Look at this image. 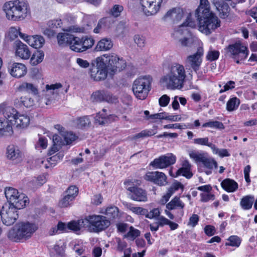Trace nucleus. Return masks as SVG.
<instances>
[{"label": "nucleus", "instance_id": "obj_22", "mask_svg": "<svg viewBox=\"0 0 257 257\" xmlns=\"http://www.w3.org/2000/svg\"><path fill=\"white\" fill-rule=\"evenodd\" d=\"M11 75L16 78L25 76L27 73L26 66L21 63H14L9 68Z\"/></svg>", "mask_w": 257, "mask_h": 257}, {"label": "nucleus", "instance_id": "obj_61", "mask_svg": "<svg viewBox=\"0 0 257 257\" xmlns=\"http://www.w3.org/2000/svg\"><path fill=\"white\" fill-rule=\"evenodd\" d=\"M155 134V133H152L151 131L150 130H144L138 133L135 136H133V139L134 140H136L141 138H145L147 137L151 136Z\"/></svg>", "mask_w": 257, "mask_h": 257}, {"label": "nucleus", "instance_id": "obj_35", "mask_svg": "<svg viewBox=\"0 0 257 257\" xmlns=\"http://www.w3.org/2000/svg\"><path fill=\"white\" fill-rule=\"evenodd\" d=\"M7 158L11 160H16L21 157L20 151L18 147L10 145L7 148Z\"/></svg>", "mask_w": 257, "mask_h": 257}, {"label": "nucleus", "instance_id": "obj_36", "mask_svg": "<svg viewBox=\"0 0 257 257\" xmlns=\"http://www.w3.org/2000/svg\"><path fill=\"white\" fill-rule=\"evenodd\" d=\"M184 203L180 200L179 197H175L170 202L166 205V208L168 210L176 209H183L184 207Z\"/></svg>", "mask_w": 257, "mask_h": 257}, {"label": "nucleus", "instance_id": "obj_2", "mask_svg": "<svg viewBox=\"0 0 257 257\" xmlns=\"http://www.w3.org/2000/svg\"><path fill=\"white\" fill-rule=\"evenodd\" d=\"M186 77L184 66L175 63L169 68L168 73L161 78L160 82L169 89H180L183 87Z\"/></svg>", "mask_w": 257, "mask_h": 257}, {"label": "nucleus", "instance_id": "obj_63", "mask_svg": "<svg viewBox=\"0 0 257 257\" xmlns=\"http://www.w3.org/2000/svg\"><path fill=\"white\" fill-rule=\"evenodd\" d=\"M20 32L19 28H17L16 27H11L9 31V37L11 40H14L18 37Z\"/></svg>", "mask_w": 257, "mask_h": 257}, {"label": "nucleus", "instance_id": "obj_39", "mask_svg": "<svg viewBox=\"0 0 257 257\" xmlns=\"http://www.w3.org/2000/svg\"><path fill=\"white\" fill-rule=\"evenodd\" d=\"M73 122L78 128L88 127L91 124L90 119L87 116L78 117L74 120Z\"/></svg>", "mask_w": 257, "mask_h": 257}, {"label": "nucleus", "instance_id": "obj_43", "mask_svg": "<svg viewBox=\"0 0 257 257\" xmlns=\"http://www.w3.org/2000/svg\"><path fill=\"white\" fill-rule=\"evenodd\" d=\"M240 104V100L236 97L230 98L226 103V109L232 111L236 109Z\"/></svg>", "mask_w": 257, "mask_h": 257}, {"label": "nucleus", "instance_id": "obj_7", "mask_svg": "<svg viewBox=\"0 0 257 257\" xmlns=\"http://www.w3.org/2000/svg\"><path fill=\"white\" fill-rule=\"evenodd\" d=\"M5 196L9 202V205H13L19 209L25 207L28 203L29 199L23 193H20L14 188L6 187L5 190Z\"/></svg>", "mask_w": 257, "mask_h": 257}, {"label": "nucleus", "instance_id": "obj_12", "mask_svg": "<svg viewBox=\"0 0 257 257\" xmlns=\"http://www.w3.org/2000/svg\"><path fill=\"white\" fill-rule=\"evenodd\" d=\"M62 85L60 83H56L51 85H46V90H44L45 92V97L39 98V96H37V103L41 107H44L45 105H48L51 100V98L48 97L49 95H52V98L56 97L59 93V89L62 88Z\"/></svg>", "mask_w": 257, "mask_h": 257}, {"label": "nucleus", "instance_id": "obj_11", "mask_svg": "<svg viewBox=\"0 0 257 257\" xmlns=\"http://www.w3.org/2000/svg\"><path fill=\"white\" fill-rule=\"evenodd\" d=\"M19 209H20L13 205L3 206L0 214L3 223L7 226L13 224L19 217Z\"/></svg>", "mask_w": 257, "mask_h": 257}, {"label": "nucleus", "instance_id": "obj_52", "mask_svg": "<svg viewBox=\"0 0 257 257\" xmlns=\"http://www.w3.org/2000/svg\"><path fill=\"white\" fill-rule=\"evenodd\" d=\"M228 242L226 243V245L238 247L240 244L241 240L239 237L236 235L230 236L228 239Z\"/></svg>", "mask_w": 257, "mask_h": 257}, {"label": "nucleus", "instance_id": "obj_16", "mask_svg": "<svg viewBox=\"0 0 257 257\" xmlns=\"http://www.w3.org/2000/svg\"><path fill=\"white\" fill-rule=\"evenodd\" d=\"M176 161V157L172 153L162 155L151 162L150 165L155 169H164L174 164Z\"/></svg>", "mask_w": 257, "mask_h": 257}, {"label": "nucleus", "instance_id": "obj_4", "mask_svg": "<svg viewBox=\"0 0 257 257\" xmlns=\"http://www.w3.org/2000/svg\"><path fill=\"white\" fill-rule=\"evenodd\" d=\"M97 61L99 63V66H104L108 74L111 76L126 67L125 61L114 53H109L98 57Z\"/></svg>", "mask_w": 257, "mask_h": 257}, {"label": "nucleus", "instance_id": "obj_64", "mask_svg": "<svg viewBox=\"0 0 257 257\" xmlns=\"http://www.w3.org/2000/svg\"><path fill=\"white\" fill-rule=\"evenodd\" d=\"M199 217L198 215L194 214L189 218L188 225L194 227L198 223Z\"/></svg>", "mask_w": 257, "mask_h": 257}, {"label": "nucleus", "instance_id": "obj_31", "mask_svg": "<svg viewBox=\"0 0 257 257\" xmlns=\"http://www.w3.org/2000/svg\"><path fill=\"white\" fill-rule=\"evenodd\" d=\"M221 187L227 192H233L238 188L237 183L233 180L227 178L221 183Z\"/></svg>", "mask_w": 257, "mask_h": 257}, {"label": "nucleus", "instance_id": "obj_1", "mask_svg": "<svg viewBox=\"0 0 257 257\" xmlns=\"http://www.w3.org/2000/svg\"><path fill=\"white\" fill-rule=\"evenodd\" d=\"M195 15L198 22V30L208 35L220 26V21L210 11L208 0H200V4L196 10Z\"/></svg>", "mask_w": 257, "mask_h": 257}, {"label": "nucleus", "instance_id": "obj_10", "mask_svg": "<svg viewBox=\"0 0 257 257\" xmlns=\"http://www.w3.org/2000/svg\"><path fill=\"white\" fill-rule=\"evenodd\" d=\"M227 53L235 60L237 64L240 60L245 59L248 54L247 48L241 42H236L229 45L226 48Z\"/></svg>", "mask_w": 257, "mask_h": 257}, {"label": "nucleus", "instance_id": "obj_32", "mask_svg": "<svg viewBox=\"0 0 257 257\" xmlns=\"http://www.w3.org/2000/svg\"><path fill=\"white\" fill-rule=\"evenodd\" d=\"M73 38L74 36L71 34L67 33H60L57 35L58 43L59 45H69L70 47Z\"/></svg>", "mask_w": 257, "mask_h": 257}, {"label": "nucleus", "instance_id": "obj_13", "mask_svg": "<svg viewBox=\"0 0 257 257\" xmlns=\"http://www.w3.org/2000/svg\"><path fill=\"white\" fill-rule=\"evenodd\" d=\"M124 184L126 189L130 192L128 196L133 200L138 202H147L148 201L147 193L144 189L135 186L131 181H127Z\"/></svg>", "mask_w": 257, "mask_h": 257}, {"label": "nucleus", "instance_id": "obj_40", "mask_svg": "<svg viewBox=\"0 0 257 257\" xmlns=\"http://www.w3.org/2000/svg\"><path fill=\"white\" fill-rule=\"evenodd\" d=\"M124 205L134 213L139 215H145L147 212V209L141 207L133 206L131 203H124Z\"/></svg>", "mask_w": 257, "mask_h": 257}, {"label": "nucleus", "instance_id": "obj_58", "mask_svg": "<svg viewBox=\"0 0 257 257\" xmlns=\"http://www.w3.org/2000/svg\"><path fill=\"white\" fill-rule=\"evenodd\" d=\"M134 40L135 43L138 47L142 48L145 46L146 38L144 36L140 35H136L134 36Z\"/></svg>", "mask_w": 257, "mask_h": 257}, {"label": "nucleus", "instance_id": "obj_26", "mask_svg": "<svg viewBox=\"0 0 257 257\" xmlns=\"http://www.w3.org/2000/svg\"><path fill=\"white\" fill-rule=\"evenodd\" d=\"M183 16V12L180 8H173L167 12L164 16V19H171L174 22L180 21Z\"/></svg>", "mask_w": 257, "mask_h": 257}, {"label": "nucleus", "instance_id": "obj_9", "mask_svg": "<svg viewBox=\"0 0 257 257\" xmlns=\"http://www.w3.org/2000/svg\"><path fill=\"white\" fill-rule=\"evenodd\" d=\"M88 228L94 232H99L107 228L110 224L109 219L102 215H88L86 216Z\"/></svg>", "mask_w": 257, "mask_h": 257}, {"label": "nucleus", "instance_id": "obj_49", "mask_svg": "<svg viewBox=\"0 0 257 257\" xmlns=\"http://www.w3.org/2000/svg\"><path fill=\"white\" fill-rule=\"evenodd\" d=\"M140 231L133 226L130 227L128 232L124 235V237L131 240H134L137 237L140 235Z\"/></svg>", "mask_w": 257, "mask_h": 257}, {"label": "nucleus", "instance_id": "obj_56", "mask_svg": "<svg viewBox=\"0 0 257 257\" xmlns=\"http://www.w3.org/2000/svg\"><path fill=\"white\" fill-rule=\"evenodd\" d=\"M160 215V211L158 208H154L151 210L149 212H148V210L147 209V212L145 214V216L146 218L149 219H152L154 218L159 217Z\"/></svg>", "mask_w": 257, "mask_h": 257}, {"label": "nucleus", "instance_id": "obj_21", "mask_svg": "<svg viewBox=\"0 0 257 257\" xmlns=\"http://www.w3.org/2000/svg\"><path fill=\"white\" fill-rule=\"evenodd\" d=\"M15 111L14 116V120L12 121L13 125H16L17 127L25 128L28 126L30 123V118L24 114H20L16 109L13 108Z\"/></svg>", "mask_w": 257, "mask_h": 257}, {"label": "nucleus", "instance_id": "obj_44", "mask_svg": "<svg viewBox=\"0 0 257 257\" xmlns=\"http://www.w3.org/2000/svg\"><path fill=\"white\" fill-rule=\"evenodd\" d=\"M201 163L205 168L210 170H212L213 168H217V162L212 158L204 157Z\"/></svg>", "mask_w": 257, "mask_h": 257}, {"label": "nucleus", "instance_id": "obj_17", "mask_svg": "<svg viewBox=\"0 0 257 257\" xmlns=\"http://www.w3.org/2000/svg\"><path fill=\"white\" fill-rule=\"evenodd\" d=\"M163 0H140V4L144 14L147 16L156 14L159 11Z\"/></svg>", "mask_w": 257, "mask_h": 257}, {"label": "nucleus", "instance_id": "obj_60", "mask_svg": "<svg viewBox=\"0 0 257 257\" xmlns=\"http://www.w3.org/2000/svg\"><path fill=\"white\" fill-rule=\"evenodd\" d=\"M73 200L71 198L65 195L59 201V205L61 207H67L71 205Z\"/></svg>", "mask_w": 257, "mask_h": 257}, {"label": "nucleus", "instance_id": "obj_59", "mask_svg": "<svg viewBox=\"0 0 257 257\" xmlns=\"http://www.w3.org/2000/svg\"><path fill=\"white\" fill-rule=\"evenodd\" d=\"M215 195L210 192L207 193H202L200 194V201L203 202H207L209 200H214Z\"/></svg>", "mask_w": 257, "mask_h": 257}, {"label": "nucleus", "instance_id": "obj_23", "mask_svg": "<svg viewBox=\"0 0 257 257\" xmlns=\"http://www.w3.org/2000/svg\"><path fill=\"white\" fill-rule=\"evenodd\" d=\"M195 25L194 22L192 21L191 18L188 17L186 20V21L181 25L179 28L176 30L173 34L174 38L177 40H180L181 36L184 35V34L188 32V30L185 29L186 27H189L191 28H194Z\"/></svg>", "mask_w": 257, "mask_h": 257}, {"label": "nucleus", "instance_id": "obj_24", "mask_svg": "<svg viewBox=\"0 0 257 257\" xmlns=\"http://www.w3.org/2000/svg\"><path fill=\"white\" fill-rule=\"evenodd\" d=\"M63 158V155L60 153H58L56 155L53 156L48 159L46 161H44L42 159H38L36 162L38 165H40L45 163L44 167L45 168H52L54 167L58 161L61 160Z\"/></svg>", "mask_w": 257, "mask_h": 257}, {"label": "nucleus", "instance_id": "obj_62", "mask_svg": "<svg viewBox=\"0 0 257 257\" xmlns=\"http://www.w3.org/2000/svg\"><path fill=\"white\" fill-rule=\"evenodd\" d=\"M123 10L122 6L119 5H115L111 9V14L114 17H117L120 16V13Z\"/></svg>", "mask_w": 257, "mask_h": 257}, {"label": "nucleus", "instance_id": "obj_19", "mask_svg": "<svg viewBox=\"0 0 257 257\" xmlns=\"http://www.w3.org/2000/svg\"><path fill=\"white\" fill-rule=\"evenodd\" d=\"M91 99L96 102L106 101L108 103H115L117 98L109 92L102 90L94 92L91 95Z\"/></svg>", "mask_w": 257, "mask_h": 257}, {"label": "nucleus", "instance_id": "obj_41", "mask_svg": "<svg viewBox=\"0 0 257 257\" xmlns=\"http://www.w3.org/2000/svg\"><path fill=\"white\" fill-rule=\"evenodd\" d=\"M44 57V52L42 51H37L34 52L32 55L30 63L33 66H36L41 63Z\"/></svg>", "mask_w": 257, "mask_h": 257}, {"label": "nucleus", "instance_id": "obj_25", "mask_svg": "<svg viewBox=\"0 0 257 257\" xmlns=\"http://www.w3.org/2000/svg\"><path fill=\"white\" fill-rule=\"evenodd\" d=\"M191 165L187 160H184L182 163V167L176 172L177 176L181 175L190 179L193 176L191 171Z\"/></svg>", "mask_w": 257, "mask_h": 257}, {"label": "nucleus", "instance_id": "obj_18", "mask_svg": "<svg viewBox=\"0 0 257 257\" xmlns=\"http://www.w3.org/2000/svg\"><path fill=\"white\" fill-rule=\"evenodd\" d=\"M144 178L146 181L153 182L159 186H164L167 183V176L161 172H148Z\"/></svg>", "mask_w": 257, "mask_h": 257}, {"label": "nucleus", "instance_id": "obj_34", "mask_svg": "<svg viewBox=\"0 0 257 257\" xmlns=\"http://www.w3.org/2000/svg\"><path fill=\"white\" fill-rule=\"evenodd\" d=\"M111 20L108 18H103L100 19L97 26L94 29L93 32L96 34L99 33L102 30L107 29L110 27Z\"/></svg>", "mask_w": 257, "mask_h": 257}, {"label": "nucleus", "instance_id": "obj_51", "mask_svg": "<svg viewBox=\"0 0 257 257\" xmlns=\"http://www.w3.org/2000/svg\"><path fill=\"white\" fill-rule=\"evenodd\" d=\"M66 195L74 200L78 193V188L76 186H69L65 192Z\"/></svg>", "mask_w": 257, "mask_h": 257}, {"label": "nucleus", "instance_id": "obj_57", "mask_svg": "<svg viewBox=\"0 0 257 257\" xmlns=\"http://www.w3.org/2000/svg\"><path fill=\"white\" fill-rule=\"evenodd\" d=\"M219 56V52L216 50H209L206 55V59L209 61L217 60Z\"/></svg>", "mask_w": 257, "mask_h": 257}, {"label": "nucleus", "instance_id": "obj_30", "mask_svg": "<svg viewBox=\"0 0 257 257\" xmlns=\"http://www.w3.org/2000/svg\"><path fill=\"white\" fill-rule=\"evenodd\" d=\"M113 47V43L109 38H103L100 40L95 47L96 51H106Z\"/></svg>", "mask_w": 257, "mask_h": 257}, {"label": "nucleus", "instance_id": "obj_20", "mask_svg": "<svg viewBox=\"0 0 257 257\" xmlns=\"http://www.w3.org/2000/svg\"><path fill=\"white\" fill-rule=\"evenodd\" d=\"M15 54L17 57L24 60L28 59L31 56V52L28 47L20 40L15 42Z\"/></svg>", "mask_w": 257, "mask_h": 257}, {"label": "nucleus", "instance_id": "obj_45", "mask_svg": "<svg viewBox=\"0 0 257 257\" xmlns=\"http://www.w3.org/2000/svg\"><path fill=\"white\" fill-rule=\"evenodd\" d=\"M115 32L118 36H123L127 33L128 27L126 22L124 21L120 22L116 27Z\"/></svg>", "mask_w": 257, "mask_h": 257}, {"label": "nucleus", "instance_id": "obj_29", "mask_svg": "<svg viewBox=\"0 0 257 257\" xmlns=\"http://www.w3.org/2000/svg\"><path fill=\"white\" fill-rule=\"evenodd\" d=\"M18 90L20 92L31 93L35 95L38 94V90L37 86L32 83L26 82L21 83L18 87Z\"/></svg>", "mask_w": 257, "mask_h": 257}, {"label": "nucleus", "instance_id": "obj_46", "mask_svg": "<svg viewBox=\"0 0 257 257\" xmlns=\"http://www.w3.org/2000/svg\"><path fill=\"white\" fill-rule=\"evenodd\" d=\"M203 127H210L211 128H215L218 130H223L224 128V126L222 122L218 121L210 120L202 124Z\"/></svg>", "mask_w": 257, "mask_h": 257}, {"label": "nucleus", "instance_id": "obj_50", "mask_svg": "<svg viewBox=\"0 0 257 257\" xmlns=\"http://www.w3.org/2000/svg\"><path fill=\"white\" fill-rule=\"evenodd\" d=\"M21 102L26 107H30L36 104L34 98L29 97H21Z\"/></svg>", "mask_w": 257, "mask_h": 257}, {"label": "nucleus", "instance_id": "obj_15", "mask_svg": "<svg viewBox=\"0 0 257 257\" xmlns=\"http://www.w3.org/2000/svg\"><path fill=\"white\" fill-rule=\"evenodd\" d=\"M97 61V58L91 63V67L89 70V75L91 79L94 81L104 80L108 73L104 66L100 65Z\"/></svg>", "mask_w": 257, "mask_h": 257}, {"label": "nucleus", "instance_id": "obj_14", "mask_svg": "<svg viewBox=\"0 0 257 257\" xmlns=\"http://www.w3.org/2000/svg\"><path fill=\"white\" fill-rule=\"evenodd\" d=\"M203 55V47L202 46L198 47L196 53L187 57L185 61L186 65L195 72H197L200 69L202 64Z\"/></svg>", "mask_w": 257, "mask_h": 257}, {"label": "nucleus", "instance_id": "obj_38", "mask_svg": "<svg viewBox=\"0 0 257 257\" xmlns=\"http://www.w3.org/2000/svg\"><path fill=\"white\" fill-rule=\"evenodd\" d=\"M254 200L253 196L247 195L241 199L240 205L243 209L248 210L252 207Z\"/></svg>", "mask_w": 257, "mask_h": 257}, {"label": "nucleus", "instance_id": "obj_53", "mask_svg": "<svg viewBox=\"0 0 257 257\" xmlns=\"http://www.w3.org/2000/svg\"><path fill=\"white\" fill-rule=\"evenodd\" d=\"M82 45L85 51L91 48L94 44V41L92 38L83 37L81 38Z\"/></svg>", "mask_w": 257, "mask_h": 257}, {"label": "nucleus", "instance_id": "obj_28", "mask_svg": "<svg viewBox=\"0 0 257 257\" xmlns=\"http://www.w3.org/2000/svg\"><path fill=\"white\" fill-rule=\"evenodd\" d=\"M87 221L86 217L78 220H73L67 224V227L68 229L73 231H78L83 227H87V223L88 222Z\"/></svg>", "mask_w": 257, "mask_h": 257}, {"label": "nucleus", "instance_id": "obj_55", "mask_svg": "<svg viewBox=\"0 0 257 257\" xmlns=\"http://www.w3.org/2000/svg\"><path fill=\"white\" fill-rule=\"evenodd\" d=\"M62 136L63 137L67 145L71 144L76 139L75 135L72 132H66L65 133H64V134H62Z\"/></svg>", "mask_w": 257, "mask_h": 257}, {"label": "nucleus", "instance_id": "obj_27", "mask_svg": "<svg viewBox=\"0 0 257 257\" xmlns=\"http://www.w3.org/2000/svg\"><path fill=\"white\" fill-rule=\"evenodd\" d=\"M101 213L104 214L110 219H117L120 216L119 209L113 205L107 207L104 210L102 209Z\"/></svg>", "mask_w": 257, "mask_h": 257}, {"label": "nucleus", "instance_id": "obj_33", "mask_svg": "<svg viewBox=\"0 0 257 257\" xmlns=\"http://www.w3.org/2000/svg\"><path fill=\"white\" fill-rule=\"evenodd\" d=\"M44 43V38L39 35L31 36L28 40V44L36 49L42 47Z\"/></svg>", "mask_w": 257, "mask_h": 257}, {"label": "nucleus", "instance_id": "obj_48", "mask_svg": "<svg viewBox=\"0 0 257 257\" xmlns=\"http://www.w3.org/2000/svg\"><path fill=\"white\" fill-rule=\"evenodd\" d=\"M189 155L190 158L193 159L196 163H201L205 157L204 154L194 150L190 151L189 153Z\"/></svg>", "mask_w": 257, "mask_h": 257}, {"label": "nucleus", "instance_id": "obj_6", "mask_svg": "<svg viewBox=\"0 0 257 257\" xmlns=\"http://www.w3.org/2000/svg\"><path fill=\"white\" fill-rule=\"evenodd\" d=\"M151 82L152 79L149 76L139 77L134 81L133 91L137 98L144 100L147 97L151 88Z\"/></svg>", "mask_w": 257, "mask_h": 257}, {"label": "nucleus", "instance_id": "obj_37", "mask_svg": "<svg viewBox=\"0 0 257 257\" xmlns=\"http://www.w3.org/2000/svg\"><path fill=\"white\" fill-rule=\"evenodd\" d=\"M70 48L76 52H84L85 49L83 47L82 39L74 36Z\"/></svg>", "mask_w": 257, "mask_h": 257}, {"label": "nucleus", "instance_id": "obj_8", "mask_svg": "<svg viewBox=\"0 0 257 257\" xmlns=\"http://www.w3.org/2000/svg\"><path fill=\"white\" fill-rule=\"evenodd\" d=\"M15 111L12 107H8L4 112V118H0V137L11 136L14 133L12 121L14 120Z\"/></svg>", "mask_w": 257, "mask_h": 257}, {"label": "nucleus", "instance_id": "obj_3", "mask_svg": "<svg viewBox=\"0 0 257 257\" xmlns=\"http://www.w3.org/2000/svg\"><path fill=\"white\" fill-rule=\"evenodd\" d=\"M6 18L11 21L24 20L29 11V4L25 1H12L6 2L3 6Z\"/></svg>", "mask_w": 257, "mask_h": 257}, {"label": "nucleus", "instance_id": "obj_5", "mask_svg": "<svg viewBox=\"0 0 257 257\" xmlns=\"http://www.w3.org/2000/svg\"><path fill=\"white\" fill-rule=\"evenodd\" d=\"M37 229V227L34 223L19 222L9 231L8 236L15 242L24 241L29 239Z\"/></svg>", "mask_w": 257, "mask_h": 257}, {"label": "nucleus", "instance_id": "obj_54", "mask_svg": "<svg viewBox=\"0 0 257 257\" xmlns=\"http://www.w3.org/2000/svg\"><path fill=\"white\" fill-rule=\"evenodd\" d=\"M211 150L213 154L218 155L221 157H228L230 156V154L228 153L226 149H219L217 148L215 145H214V147H212Z\"/></svg>", "mask_w": 257, "mask_h": 257}, {"label": "nucleus", "instance_id": "obj_42", "mask_svg": "<svg viewBox=\"0 0 257 257\" xmlns=\"http://www.w3.org/2000/svg\"><path fill=\"white\" fill-rule=\"evenodd\" d=\"M105 111L106 110L103 109L101 112L97 113L95 117V121L96 123L103 125L109 122V117L106 115Z\"/></svg>", "mask_w": 257, "mask_h": 257}, {"label": "nucleus", "instance_id": "obj_47", "mask_svg": "<svg viewBox=\"0 0 257 257\" xmlns=\"http://www.w3.org/2000/svg\"><path fill=\"white\" fill-rule=\"evenodd\" d=\"M193 143L197 145L206 146L211 149L212 147H214V144L209 142V138L208 137L195 139L193 140Z\"/></svg>", "mask_w": 257, "mask_h": 257}]
</instances>
